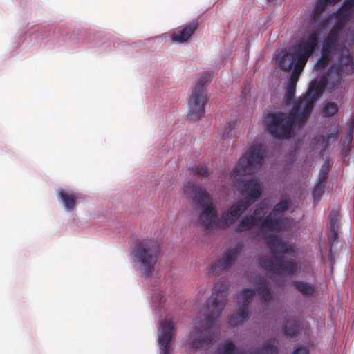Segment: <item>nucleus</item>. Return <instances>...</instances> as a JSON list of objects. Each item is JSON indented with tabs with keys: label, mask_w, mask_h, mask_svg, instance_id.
I'll return each mask as SVG.
<instances>
[{
	"label": "nucleus",
	"mask_w": 354,
	"mask_h": 354,
	"mask_svg": "<svg viewBox=\"0 0 354 354\" xmlns=\"http://www.w3.org/2000/svg\"><path fill=\"white\" fill-rule=\"evenodd\" d=\"M353 127H351L349 131L345 136L344 140L342 141V148L345 153H347L350 149V146L353 140V133H352Z\"/></svg>",
	"instance_id": "aec40b11"
},
{
	"label": "nucleus",
	"mask_w": 354,
	"mask_h": 354,
	"mask_svg": "<svg viewBox=\"0 0 354 354\" xmlns=\"http://www.w3.org/2000/svg\"><path fill=\"white\" fill-rule=\"evenodd\" d=\"M277 348L274 340L266 342L261 350H257L253 353H239L231 341H226L218 350V354H277Z\"/></svg>",
	"instance_id": "ddd939ff"
},
{
	"label": "nucleus",
	"mask_w": 354,
	"mask_h": 354,
	"mask_svg": "<svg viewBox=\"0 0 354 354\" xmlns=\"http://www.w3.org/2000/svg\"><path fill=\"white\" fill-rule=\"evenodd\" d=\"M328 164L326 162H324V165L322 166V169H320L317 182L324 185V183L328 178Z\"/></svg>",
	"instance_id": "412c9836"
},
{
	"label": "nucleus",
	"mask_w": 354,
	"mask_h": 354,
	"mask_svg": "<svg viewBox=\"0 0 354 354\" xmlns=\"http://www.w3.org/2000/svg\"><path fill=\"white\" fill-rule=\"evenodd\" d=\"M231 125H232V122H230V123L229 124V127H231Z\"/></svg>",
	"instance_id": "c85d7f7f"
},
{
	"label": "nucleus",
	"mask_w": 354,
	"mask_h": 354,
	"mask_svg": "<svg viewBox=\"0 0 354 354\" xmlns=\"http://www.w3.org/2000/svg\"><path fill=\"white\" fill-rule=\"evenodd\" d=\"M227 290L228 286L225 281H219L214 285L207 307L201 311L190 332L187 344L191 349H199L211 343L212 336L207 333L216 324L225 307Z\"/></svg>",
	"instance_id": "20e7f679"
},
{
	"label": "nucleus",
	"mask_w": 354,
	"mask_h": 354,
	"mask_svg": "<svg viewBox=\"0 0 354 354\" xmlns=\"http://www.w3.org/2000/svg\"><path fill=\"white\" fill-rule=\"evenodd\" d=\"M174 333V323L171 320H162L158 328V344L160 354H169L170 342Z\"/></svg>",
	"instance_id": "9b49d317"
},
{
	"label": "nucleus",
	"mask_w": 354,
	"mask_h": 354,
	"mask_svg": "<svg viewBox=\"0 0 354 354\" xmlns=\"http://www.w3.org/2000/svg\"><path fill=\"white\" fill-rule=\"evenodd\" d=\"M266 157V150L263 145L253 144L239 160L232 171L227 176L229 183L232 184L248 196L239 200L223 211L218 216V227L227 228L235 223L251 203L254 202L261 194V185L258 178H252L241 185V178L247 174L257 172L263 165Z\"/></svg>",
	"instance_id": "7ed1b4c3"
},
{
	"label": "nucleus",
	"mask_w": 354,
	"mask_h": 354,
	"mask_svg": "<svg viewBox=\"0 0 354 354\" xmlns=\"http://www.w3.org/2000/svg\"><path fill=\"white\" fill-rule=\"evenodd\" d=\"M158 243L148 237L136 241L131 248L129 261L140 273L151 277L158 260Z\"/></svg>",
	"instance_id": "423d86ee"
},
{
	"label": "nucleus",
	"mask_w": 354,
	"mask_h": 354,
	"mask_svg": "<svg viewBox=\"0 0 354 354\" xmlns=\"http://www.w3.org/2000/svg\"><path fill=\"white\" fill-rule=\"evenodd\" d=\"M56 196L60 206L65 212L68 213L75 210L80 198V195L78 192L73 189L64 187L57 189Z\"/></svg>",
	"instance_id": "f8f14e48"
},
{
	"label": "nucleus",
	"mask_w": 354,
	"mask_h": 354,
	"mask_svg": "<svg viewBox=\"0 0 354 354\" xmlns=\"http://www.w3.org/2000/svg\"><path fill=\"white\" fill-rule=\"evenodd\" d=\"M338 22L342 23V22H344V21H339Z\"/></svg>",
	"instance_id": "c756f323"
},
{
	"label": "nucleus",
	"mask_w": 354,
	"mask_h": 354,
	"mask_svg": "<svg viewBox=\"0 0 354 354\" xmlns=\"http://www.w3.org/2000/svg\"><path fill=\"white\" fill-rule=\"evenodd\" d=\"M296 330V328H294L292 330H289L287 328V326H286L284 328L285 333L290 336H293L295 334Z\"/></svg>",
	"instance_id": "a878e982"
},
{
	"label": "nucleus",
	"mask_w": 354,
	"mask_h": 354,
	"mask_svg": "<svg viewBox=\"0 0 354 354\" xmlns=\"http://www.w3.org/2000/svg\"><path fill=\"white\" fill-rule=\"evenodd\" d=\"M185 195L198 203L202 209L198 216V223L206 230L212 231L218 227L217 209L212 196L203 187L188 182L184 185Z\"/></svg>",
	"instance_id": "39448f33"
},
{
	"label": "nucleus",
	"mask_w": 354,
	"mask_h": 354,
	"mask_svg": "<svg viewBox=\"0 0 354 354\" xmlns=\"http://www.w3.org/2000/svg\"><path fill=\"white\" fill-rule=\"evenodd\" d=\"M258 295L261 297L262 301L269 303L272 299V295L268 288L266 280L260 278L256 283L255 290L245 288L241 291L238 297L239 305V310L231 316L230 324L232 326L242 324L248 316V307L252 298Z\"/></svg>",
	"instance_id": "0eeeda50"
},
{
	"label": "nucleus",
	"mask_w": 354,
	"mask_h": 354,
	"mask_svg": "<svg viewBox=\"0 0 354 354\" xmlns=\"http://www.w3.org/2000/svg\"><path fill=\"white\" fill-rule=\"evenodd\" d=\"M243 248V244L239 243L227 250L217 262L212 263L209 266L208 274L214 275L216 273L218 268L221 270H226L230 268L241 252Z\"/></svg>",
	"instance_id": "9d476101"
},
{
	"label": "nucleus",
	"mask_w": 354,
	"mask_h": 354,
	"mask_svg": "<svg viewBox=\"0 0 354 354\" xmlns=\"http://www.w3.org/2000/svg\"><path fill=\"white\" fill-rule=\"evenodd\" d=\"M218 133L221 135L224 138H228L232 136L231 130H225L223 132L221 130L219 131Z\"/></svg>",
	"instance_id": "393cba45"
},
{
	"label": "nucleus",
	"mask_w": 354,
	"mask_h": 354,
	"mask_svg": "<svg viewBox=\"0 0 354 354\" xmlns=\"http://www.w3.org/2000/svg\"><path fill=\"white\" fill-rule=\"evenodd\" d=\"M328 24H319L309 30L297 45L279 52L275 64L283 71L294 68L283 100L288 113L271 112L265 116L266 129L275 138H288L294 126L303 124L313 109L314 102L322 92L339 94L343 91V78L354 71V64L348 47L354 41V28L351 24H335L322 44V55L315 66L317 73L326 69L319 79L314 80L303 98L294 100L297 82L308 58L318 44V40L328 31Z\"/></svg>",
	"instance_id": "f257e3e1"
},
{
	"label": "nucleus",
	"mask_w": 354,
	"mask_h": 354,
	"mask_svg": "<svg viewBox=\"0 0 354 354\" xmlns=\"http://www.w3.org/2000/svg\"><path fill=\"white\" fill-rule=\"evenodd\" d=\"M192 170L194 173L201 176H205L207 172V169L205 167H201L198 166L193 167Z\"/></svg>",
	"instance_id": "5701e85b"
},
{
	"label": "nucleus",
	"mask_w": 354,
	"mask_h": 354,
	"mask_svg": "<svg viewBox=\"0 0 354 354\" xmlns=\"http://www.w3.org/2000/svg\"><path fill=\"white\" fill-rule=\"evenodd\" d=\"M345 5L349 6V7H353L354 6V0H346Z\"/></svg>",
	"instance_id": "bb28decb"
},
{
	"label": "nucleus",
	"mask_w": 354,
	"mask_h": 354,
	"mask_svg": "<svg viewBox=\"0 0 354 354\" xmlns=\"http://www.w3.org/2000/svg\"><path fill=\"white\" fill-rule=\"evenodd\" d=\"M196 29L197 24L180 25L170 32L169 39L173 44H183L189 39Z\"/></svg>",
	"instance_id": "4468645a"
},
{
	"label": "nucleus",
	"mask_w": 354,
	"mask_h": 354,
	"mask_svg": "<svg viewBox=\"0 0 354 354\" xmlns=\"http://www.w3.org/2000/svg\"><path fill=\"white\" fill-rule=\"evenodd\" d=\"M329 218H330V227L333 231V236H335L337 235V223H338V218H339L338 212H337L335 210H333L330 214Z\"/></svg>",
	"instance_id": "6ab92c4d"
},
{
	"label": "nucleus",
	"mask_w": 354,
	"mask_h": 354,
	"mask_svg": "<svg viewBox=\"0 0 354 354\" xmlns=\"http://www.w3.org/2000/svg\"><path fill=\"white\" fill-rule=\"evenodd\" d=\"M325 185L322 184L320 183H317V185L313 189V196L315 200L319 199V197L322 196V194L324 192Z\"/></svg>",
	"instance_id": "4be33fe9"
},
{
	"label": "nucleus",
	"mask_w": 354,
	"mask_h": 354,
	"mask_svg": "<svg viewBox=\"0 0 354 354\" xmlns=\"http://www.w3.org/2000/svg\"><path fill=\"white\" fill-rule=\"evenodd\" d=\"M338 111L337 104L335 102H328L322 108V113L324 116H331Z\"/></svg>",
	"instance_id": "a211bd4d"
},
{
	"label": "nucleus",
	"mask_w": 354,
	"mask_h": 354,
	"mask_svg": "<svg viewBox=\"0 0 354 354\" xmlns=\"http://www.w3.org/2000/svg\"><path fill=\"white\" fill-rule=\"evenodd\" d=\"M270 200L265 199L255 209L253 214L244 216L236 227L237 232H244L258 227V234L266 239L272 254L270 259H262L260 266L268 273L283 276L294 274L297 270V264L288 261L286 258L295 253L294 245L282 240L279 233L291 229L295 222L285 216V212L290 207L287 199H281L272 211L266 217Z\"/></svg>",
	"instance_id": "f03ea898"
},
{
	"label": "nucleus",
	"mask_w": 354,
	"mask_h": 354,
	"mask_svg": "<svg viewBox=\"0 0 354 354\" xmlns=\"http://www.w3.org/2000/svg\"><path fill=\"white\" fill-rule=\"evenodd\" d=\"M341 0H317L312 10V22H320L321 17L328 5H335ZM321 22H328L327 19L321 21Z\"/></svg>",
	"instance_id": "dca6fc26"
},
{
	"label": "nucleus",
	"mask_w": 354,
	"mask_h": 354,
	"mask_svg": "<svg viewBox=\"0 0 354 354\" xmlns=\"http://www.w3.org/2000/svg\"><path fill=\"white\" fill-rule=\"evenodd\" d=\"M292 354H308V351L305 347L298 346L295 348Z\"/></svg>",
	"instance_id": "b1692460"
},
{
	"label": "nucleus",
	"mask_w": 354,
	"mask_h": 354,
	"mask_svg": "<svg viewBox=\"0 0 354 354\" xmlns=\"http://www.w3.org/2000/svg\"><path fill=\"white\" fill-rule=\"evenodd\" d=\"M151 302L156 313L162 317L170 305L171 300L162 290H156L151 297Z\"/></svg>",
	"instance_id": "2eb2a0df"
},
{
	"label": "nucleus",
	"mask_w": 354,
	"mask_h": 354,
	"mask_svg": "<svg viewBox=\"0 0 354 354\" xmlns=\"http://www.w3.org/2000/svg\"><path fill=\"white\" fill-rule=\"evenodd\" d=\"M220 178H221V180L222 182L225 181V179L223 178V176H221V177H220Z\"/></svg>",
	"instance_id": "cd10ccee"
},
{
	"label": "nucleus",
	"mask_w": 354,
	"mask_h": 354,
	"mask_svg": "<svg viewBox=\"0 0 354 354\" xmlns=\"http://www.w3.org/2000/svg\"><path fill=\"white\" fill-rule=\"evenodd\" d=\"M294 286L298 291L304 295H312L315 292L314 286L306 282L295 281Z\"/></svg>",
	"instance_id": "f3484780"
},
{
	"label": "nucleus",
	"mask_w": 354,
	"mask_h": 354,
	"mask_svg": "<svg viewBox=\"0 0 354 354\" xmlns=\"http://www.w3.org/2000/svg\"><path fill=\"white\" fill-rule=\"evenodd\" d=\"M206 102L207 92L205 80L201 79L195 86L189 100L188 117L192 120L201 117L204 113V106Z\"/></svg>",
	"instance_id": "6e6552de"
},
{
	"label": "nucleus",
	"mask_w": 354,
	"mask_h": 354,
	"mask_svg": "<svg viewBox=\"0 0 354 354\" xmlns=\"http://www.w3.org/2000/svg\"><path fill=\"white\" fill-rule=\"evenodd\" d=\"M339 131V125L335 124L326 136H315L310 143V151L315 155H324L325 152L335 146Z\"/></svg>",
	"instance_id": "1a4fd4ad"
}]
</instances>
